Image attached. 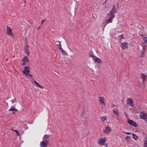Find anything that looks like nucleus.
<instances>
[{"instance_id": "18", "label": "nucleus", "mask_w": 147, "mask_h": 147, "mask_svg": "<svg viewBox=\"0 0 147 147\" xmlns=\"http://www.w3.org/2000/svg\"><path fill=\"white\" fill-rule=\"evenodd\" d=\"M131 139V136H127L125 138V139L127 142H129L130 141Z\"/></svg>"}, {"instance_id": "23", "label": "nucleus", "mask_w": 147, "mask_h": 147, "mask_svg": "<svg viewBox=\"0 0 147 147\" xmlns=\"http://www.w3.org/2000/svg\"><path fill=\"white\" fill-rule=\"evenodd\" d=\"M34 82L38 86L40 87L41 88H43L42 86L40 85L35 80H34Z\"/></svg>"}, {"instance_id": "14", "label": "nucleus", "mask_w": 147, "mask_h": 147, "mask_svg": "<svg viewBox=\"0 0 147 147\" xmlns=\"http://www.w3.org/2000/svg\"><path fill=\"white\" fill-rule=\"evenodd\" d=\"M116 12V9L115 6L113 7L112 9L108 13L109 14H112L113 15H115L114 14Z\"/></svg>"}, {"instance_id": "24", "label": "nucleus", "mask_w": 147, "mask_h": 147, "mask_svg": "<svg viewBox=\"0 0 147 147\" xmlns=\"http://www.w3.org/2000/svg\"><path fill=\"white\" fill-rule=\"evenodd\" d=\"M107 17H113V18H114L115 17V15H113L112 14H109V13H108L107 15Z\"/></svg>"}, {"instance_id": "33", "label": "nucleus", "mask_w": 147, "mask_h": 147, "mask_svg": "<svg viewBox=\"0 0 147 147\" xmlns=\"http://www.w3.org/2000/svg\"><path fill=\"white\" fill-rule=\"evenodd\" d=\"M124 133L125 134H132L131 133H130V132H124Z\"/></svg>"}, {"instance_id": "22", "label": "nucleus", "mask_w": 147, "mask_h": 147, "mask_svg": "<svg viewBox=\"0 0 147 147\" xmlns=\"http://www.w3.org/2000/svg\"><path fill=\"white\" fill-rule=\"evenodd\" d=\"M133 138L136 140H137L138 138V136L134 133H132Z\"/></svg>"}, {"instance_id": "5", "label": "nucleus", "mask_w": 147, "mask_h": 147, "mask_svg": "<svg viewBox=\"0 0 147 147\" xmlns=\"http://www.w3.org/2000/svg\"><path fill=\"white\" fill-rule=\"evenodd\" d=\"M21 62V65H26L27 63H28L29 61L27 57H24L22 58Z\"/></svg>"}, {"instance_id": "21", "label": "nucleus", "mask_w": 147, "mask_h": 147, "mask_svg": "<svg viewBox=\"0 0 147 147\" xmlns=\"http://www.w3.org/2000/svg\"><path fill=\"white\" fill-rule=\"evenodd\" d=\"M145 45L143 46L142 49V53L143 55L144 54L145 52Z\"/></svg>"}, {"instance_id": "7", "label": "nucleus", "mask_w": 147, "mask_h": 147, "mask_svg": "<svg viewBox=\"0 0 147 147\" xmlns=\"http://www.w3.org/2000/svg\"><path fill=\"white\" fill-rule=\"evenodd\" d=\"M134 101L132 100L129 98H128L127 100V104L131 107L134 106Z\"/></svg>"}, {"instance_id": "35", "label": "nucleus", "mask_w": 147, "mask_h": 147, "mask_svg": "<svg viewBox=\"0 0 147 147\" xmlns=\"http://www.w3.org/2000/svg\"><path fill=\"white\" fill-rule=\"evenodd\" d=\"M145 141H144V142H147V136L145 138Z\"/></svg>"}, {"instance_id": "9", "label": "nucleus", "mask_w": 147, "mask_h": 147, "mask_svg": "<svg viewBox=\"0 0 147 147\" xmlns=\"http://www.w3.org/2000/svg\"><path fill=\"white\" fill-rule=\"evenodd\" d=\"M127 121L128 123L131 125L132 126H134L135 127H137V123L136 122L134 121L133 120L130 119H128L127 120Z\"/></svg>"}, {"instance_id": "10", "label": "nucleus", "mask_w": 147, "mask_h": 147, "mask_svg": "<svg viewBox=\"0 0 147 147\" xmlns=\"http://www.w3.org/2000/svg\"><path fill=\"white\" fill-rule=\"evenodd\" d=\"M111 128L110 127H106L105 129L103 130V132L105 134H107L111 131Z\"/></svg>"}, {"instance_id": "37", "label": "nucleus", "mask_w": 147, "mask_h": 147, "mask_svg": "<svg viewBox=\"0 0 147 147\" xmlns=\"http://www.w3.org/2000/svg\"><path fill=\"white\" fill-rule=\"evenodd\" d=\"M40 28H38V30H39V29H40Z\"/></svg>"}, {"instance_id": "28", "label": "nucleus", "mask_w": 147, "mask_h": 147, "mask_svg": "<svg viewBox=\"0 0 147 147\" xmlns=\"http://www.w3.org/2000/svg\"><path fill=\"white\" fill-rule=\"evenodd\" d=\"M100 120L101 121L103 122L106 120V119L105 117H102L100 118Z\"/></svg>"}, {"instance_id": "30", "label": "nucleus", "mask_w": 147, "mask_h": 147, "mask_svg": "<svg viewBox=\"0 0 147 147\" xmlns=\"http://www.w3.org/2000/svg\"><path fill=\"white\" fill-rule=\"evenodd\" d=\"M143 146L144 147H147V142H144Z\"/></svg>"}, {"instance_id": "16", "label": "nucleus", "mask_w": 147, "mask_h": 147, "mask_svg": "<svg viewBox=\"0 0 147 147\" xmlns=\"http://www.w3.org/2000/svg\"><path fill=\"white\" fill-rule=\"evenodd\" d=\"M29 46L28 45H27L25 47V50L26 53L28 55H29Z\"/></svg>"}, {"instance_id": "26", "label": "nucleus", "mask_w": 147, "mask_h": 147, "mask_svg": "<svg viewBox=\"0 0 147 147\" xmlns=\"http://www.w3.org/2000/svg\"><path fill=\"white\" fill-rule=\"evenodd\" d=\"M119 38L120 40L124 39L123 35V34H121L120 35H119Z\"/></svg>"}, {"instance_id": "34", "label": "nucleus", "mask_w": 147, "mask_h": 147, "mask_svg": "<svg viewBox=\"0 0 147 147\" xmlns=\"http://www.w3.org/2000/svg\"><path fill=\"white\" fill-rule=\"evenodd\" d=\"M45 138H47L49 137V136L47 135H45Z\"/></svg>"}, {"instance_id": "25", "label": "nucleus", "mask_w": 147, "mask_h": 147, "mask_svg": "<svg viewBox=\"0 0 147 147\" xmlns=\"http://www.w3.org/2000/svg\"><path fill=\"white\" fill-rule=\"evenodd\" d=\"M9 111H18V110L17 109H15V108H11L9 110Z\"/></svg>"}, {"instance_id": "2", "label": "nucleus", "mask_w": 147, "mask_h": 147, "mask_svg": "<svg viewBox=\"0 0 147 147\" xmlns=\"http://www.w3.org/2000/svg\"><path fill=\"white\" fill-rule=\"evenodd\" d=\"M140 119L147 122V113L144 112H141L140 115Z\"/></svg>"}, {"instance_id": "27", "label": "nucleus", "mask_w": 147, "mask_h": 147, "mask_svg": "<svg viewBox=\"0 0 147 147\" xmlns=\"http://www.w3.org/2000/svg\"><path fill=\"white\" fill-rule=\"evenodd\" d=\"M14 131L16 133L17 136H20L21 135V134L17 130H14Z\"/></svg>"}, {"instance_id": "29", "label": "nucleus", "mask_w": 147, "mask_h": 147, "mask_svg": "<svg viewBox=\"0 0 147 147\" xmlns=\"http://www.w3.org/2000/svg\"><path fill=\"white\" fill-rule=\"evenodd\" d=\"M143 40L146 43H147V37H145L143 38Z\"/></svg>"}, {"instance_id": "36", "label": "nucleus", "mask_w": 147, "mask_h": 147, "mask_svg": "<svg viewBox=\"0 0 147 147\" xmlns=\"http://www.w3.org/2000/svg\"><path fill=\"white\" fill-rule=\"evenodd\" d=\"M11 129L12 130V131H14V130H13L12 128H11Z\"/></svg>"}, {"instance_id": "1", "label": "nucleus", "mask_w": 147, "mask_h": 147, "mask_svg": "<svg viewBox=\"0 0 147 147\" xmlns=\"http://www.w3.org/2000/svg\"><path fill=\"white\" fill-rule=\"evenodd\" d=\"M107 142V138L105 137H103L99 138L98 140V143L99 145L104 146Z\"/></svg>"}, {"instance_id": "6", "label": "nucleus", "mask_w": 147, "mask_h": 147, "mask_svg": "<svg viewBox=\"0 0 147 147\" xmlns=\"http://www.w3.org/2000/svg\"><path fill=\"white\" fill-rule=\"evenodd\" d=\"M120 47L123 50H125L128 48V44L126 42H123L121 43Z\"/></svg>"}, {"instance_id": "32", "label": "nucleus", "mask_w": 147, "mask_h": 147, "mask_svg": "<svg viewBox=\"0 0 147 147\" xmlns=\"http://www.w3.org/2000/svg\"><path fill=\"white\" fill-rule=\"evenodd\" d=\"M46 20H42V22H41V24L42 25L44 22Z\"/></svg>"}, {"instance_id": "4", "label": "nucleus", "mask_w": 147, "mask_h": 147, "mask_svg": "<svg viewBox=\"0 0 147 147\" xmlns=\"http://www.w3.org/2000/svg\"><path fill=\"white\" fill-rule=\"evenodd\" d=\"M98 100L99 103L104 106H105V98L103 96H99L98 97Z\"/></svg>"}, {"instance_id": "8", "label": "nucleus", "mask_w": 147, "mask_h": 147, "mask_svg": "<svg viewBox=\"0 0 147 147\" xmlns=\"http://www.w3.org/2000/svg\"><path fill=\"white\" fill-rule=\"evenodd\" d=\"M140 76L142 80L143 83H145L147 81V76L143 74H141Z\"/></svg>"}, {"instance_id": "20", "label": "nucleus", "mask_w": 147, "mask_h": 147, "mask_svg": "<svg viewBox=\"0 0 147 147\" xmlns=\"http://www.w3.org/2000/svg\"><path fill=\"white\" fill-rule=\"evenodd\" d=\"M113 112L115 114L118 116L119 115V113L117 110H113Z\"/></svg>"}, {"instance_id": "17", "label": "nucleus", "mask_w": 147, "mask_h": 147, "mask_svg": "<svg viewBox=\"0 0 147 147\" xmlns=\"http://www.w3.org/2000/svg\"><path fill=\"white\" fill-rule=\"evenodd\" d=\"M24 74L25 75L28 79H30V77H29V76H30V78H31L32 79H33V76L31 74H30L29 72L26 73H24Z\"/></svg>"}, {"instance_id": "13", "label": "nucleus", "mask_w": 147, "mask_h": 147, "mask_svg": "<svg viewBox=\"0 0 147 147\" xmlns=\"http://www.w3.org/2000/svg\"><path fill=\"white\" fill-rule=\"evenodd\" d=\"M30 66H25L24 68V70L22 71L24 74L27 72H30L29 70Z\"/></svg>"}, {"instance_id": "3", "label": "nucleus", "mask_w": 147, "mask_h": 147, "mask_svg": "<svg viewBox=\"0 0 147 147\" xmlns=\"http://www.w3.org/2000/svg\"><path fill=\"white\" fill-rule=\"evenodd\" d=\"M91 57L95 63H97L98 64H100L102 62V61L101 59L98 58L96 56L92 55L91 56Z\"/></svg>"}, {"instance_id": "31", "label": "nucleus", "mask_w": 147, "mask_h": 147, "mask_svg": "<svg viewBox=\"0 0 147 147\" xmlns=\"http://www.w3.org/2000/svg\"><path fill=\"white\" fill-rule=\"evenodd\" d=\"M16 100L15 99H13L12 100L10 101V102L12 103H13L16 102Z\"/></svg>"}, {"instance_id": "12", "label": "nucleus", "mask_w": 147, "mask_h": 147, "mask_svg": "<svg viewBox=\"0 0 147 147\" xmlns=\"http://www.w3.org/2000/svg\"><path fill=\"white\" fill-rule=\"evenodd\" d=\"M48 144V141H42L40 142V146L41 147H46L47 146Z\"/></svg>"}, {"instance_id": "15", "label": "nucleus", "mask_w": 147, "mask_h": 147, "mask_svg": "<svg viewBox=\"0 0 147 147\" xmlns=\"http://www.w3.org/2000/svg\"><path fill=\"white\" fill-rule=\"evenodd\" d=\"M106 20V24H108L112 22L113 20V17H109Z\"/></svg>"}, {"instance_id": "38", "label": "nucleus", "mask_w": 147, "mask_h": 147, "mask_svg": "<svg viewBox=\"0 0 147 147\" xmlns=\"http://www.w3.org/2000/svg\"><path fill=\"white\" fill-rule=\"evenodd\" d=\"M29 77H30V76H29ZM31 78H30V79Z\"/></svg>"}, {"instance_id": "11", "label": "nucleus", "mask_w": 147, "mask_h": 147, "mask_svg": "<svg viewBox=\"0 0 147 147\" xmlns=\"http://www.w3.org/2000/svg\"><path fill=\"white\" fill-rule=\"evenodd\" d=\"M12 31L10 27H7V34L9 35L13 36V34L12 32Z\"/></svg>"}, {"instance_id": "19", "label": "nucleus", "mask_w": 147, "mask_h": 147, "mask_svg": "<svg viewBox=\"0 0 147 147\" xmlns=\"http://www.w3.org/2000/svg\"><path fill=\"white\" fill-rule=\"evenodd\" d=\"M58 47L59 48V50H61V51H63L64 50L61 47V46L60 44V43L58 45H57Z\"/></svg>"}]
</instances>
